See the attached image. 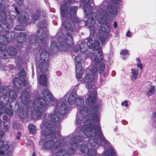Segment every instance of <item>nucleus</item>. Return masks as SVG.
Here are the masks:
<instances>
[{"instance_id": "nucleus-35", "label": "nucleus", "mask_w": 156, "mask_h": 156, "mask_svg": "<svg viewBox=\"0 0 156 156\" xmlns=\"http://www.w3.org/2000/svg\"><path fill=\"white\" fill-rule=\"evenodd\" d=\"M26 75V73L23 69H21L18 73V76L20 78L24 79Z\"/></svg>"}, {"instance_id": "nucleus-48", "label": "nucleus", "mask_w": 156, "mask_h": 156, "mask_svg": "<svg viewBox=\"0 0 156 156\" xmlns=\"http://www.w3.org/2000/svg\"><path fill=\"white\" fill-rule=\"evenodd\" d=\"M121 105H124L126 107H127L128 106V104L127 101H125L124 102H122Z\"/></svg>"}, {"instance_id": "nucleus-59", "label": "nucleus", "mask_w": 156, "mask_h": 156, "mask_svg": "<svg viewBox=\"0 0 156 156\" xmlns=\"http://www.w3.org/2000/svg\"><path fill=\"white\" fill-rule=\"evenodd\" d=\"M100 80L101 82H104L105 80V79H102V78H100Z\"/></svg>"}, {"instance_id": "nucleus-15", "label": "nucleus", "mask_w": 156, "mask_h": 156, "mask_svg": "<svg viewBox=\"0 0 156 156\" xmlns=\"http://www.w3.org/2000/svg\"><path fill=\"white\" fill-rule=\"evenodd\" d=\"M9 146L8 144H4V142L2 140H0V154H4L5 152L9 148Z\"/></svg>"}, {"instance_id": "nucleus-8", "label": "nucleus", "mask_w": 156, "mask_h": 156, "mask_svg": "<svg viewBox=\"0 0 156 156\" xmlns=\"http://www.w3.org/2000/svg\"><path fill=\"white\" fill-rule=\"evenodd\" d=\"M100 43L98 41H95L94 42H91L89 44V48L93 50L97 51L99 56L96 55L94 57V64L97 65L99 63L102 62L103 60L104 56L103 55L102 48L100 47Z\"/></svg>"}, {"instance_id": "nucleus-20", "label": "nucleus", "mask_w": 156, "mask_h": 156, "mask_svg": "<svg viewBox=\"0 0 156 156\" xmlns=\"http://www.w3.org/2000/svg\"><path fill=\"white\" fill-rule=\"evenodd\" d=\"M8 40H0V51H4L7 48L6 45L10 41Z\"/></svg>"}, {"instance_id": "nucleus-1", "label": "nucleus", "mask_w": 156, "mask_h": 156, "mask_svg": "<svg viewBox=\"0 0 156 156\" xmlns=\"http://www.w3.org/2000/svg\"><path fill=\"white\" fill-rule=\"evenodd\" d=\"M84 4L83 9L84 13L87 17L89 18L86 22L85 24L90 28V33H94L92 28L95 24V20L98 19L99 23L101 25V29L98 30L100 36L109 37L111 36L110 28L106 23V20L108 16V13L115 14L117 12V9L115 5H122V0H104L101 4L103 9L100 11L99 15L96 12L92 13V7L88 3L90 0H82Z\"/></svg>"}, {"instance_id": "nucleus-49", "label": "nucleus", "mask_w": 156, "mask_h": 156, "mask_svg": "<svg viewBox=\"0 0 156 156\" xmlns=\"http://www.w3.org/2000/svg\"><path fill=\"white\" fill-rule=\"evenodd\" d=\"M95 40V41H94V42L95 41H99V42L100 43V41H99V40ZM100 40L101 41V43H102V44H105L106 42V40Z\"/></svg>"}, {"instance_id": "nucleus-12", "label": "nucleus", "mask_w": 156, "mask_h": 156, "mask_svg": "<svg viewBox=\"0 0 156 156\" xmlns=\"http://www.w3.org/2000/svg\"><path fill=\"white\" fill-rule=\"evenodd\" d=\"M88 47L89 48L87 42H82L80 45H76L74 48V52L77 53L79 51L82 53V55L88 49Z\"/></svg>"}, {"instance_id": "nucleus-3", "label": "nucleus", "mask_w": 156, "mask_h": 156, "mask_svg": "<svg viewBox=\"0 0 156 156\" xmlns=\"http://www.w3.org/2000/svg\"><path fill=\"white\" fill-rule=\"evenodd\" d=\"M41 134L46 137L45 142L44 144L45 148L48 149H57L62 147V144L61 140L55 142L54 140L56 138L57 131L51 122L48 120H44L41 125Z\"/></svg>"}, {"instance_id": "nucleus-7", "label": "nucleus", "mask_w": 156, "mask_h": 156, "mask_svg": "<svg viewBox=\"0 0 156 156\" xmlns=\"http://www.w3.org/2000/svg\"><path fill=\"white\" fill-rule=\"evenodd\" d=\"M40 55V59L42 61L38 65V68L42 73H45L49 70V60L50 58L49 54L45 51H42Z\"/></svg>"}, {"instance_id": "nucleus-60", "label": "nucleus", "mask_w": 156, "mask_h": 156, "mask_svg": "<svg viewBox=\"0 0 156 156\" xmlns=\"http://www.w3.org/2000/svg\"><path fill=\"white\" fill-rule=\"evenodd\" d=\"M32 156H36V153L35 152L33 153Z\"/></svg>"}, {"instance_id": "nucleus-53", "label": "nucleus", "mask_w": 156, "mask_h": 156, "mask_svg": "<svg viewBox=\"0 0 156 156\" xmlns=\"http://www.w3.org/2000/svg\"><path fill=\"white\" fill-rule=\"evenodd\" d=\"M113 25L114 28H116L118 26V24H117V23H116V22L115 21L114 22Z\"/></svg>"}, {"instance_id": "nucleus-50", "label": "nucleus", "mask_w": 156, "mask_h": 156, "mask_svg": "<svg viewBox=\"0 0 156 156\" xmlns=\"http://www.w3.org/2000/svg\"><path fill=\"white\" fill-rule=\"evenodd\" d=\"M12 152L10 151H8L6 154V156H12Z\"/></svg>"}, {"instance_id": "nucleus-37", "label": "nucleus", "mask_w": 156, "mask_h": 156, "mask_svg": "<svg viewBox=\"0 0 156 156\" xmlns=\"http://www.w3.org/2000/svg\"><path fill=\"white\" fill-rule=\"evenodd\" d=\"M120 54L122 55H129V51L126 49H123L120 52Z\"/></svg>"}, {"instance_id": "nucleus-54", "label": "nucleus", "mask_w": 156, "mask_h": 156, "mask_svg": "<svg viewBox=\"0 0 156 156\" xmlns=\"http://www.w3.org/2000/svg\"><path fill=\"white\" fill-rule=\"evenodd\" d=\"M23 85L25 86L27 84V82L26 80H24L22 83Z\"/></svg>"}, {"instance_id": "nucleus-63", "label": "nucleus", "mask_w": 156, "mask_h": 156, "mask_svg": "<svg viewBox=\"0 0 156 156\" xmlns=\"http://www.w3.org/2000/svg\"><path fill=\"white\" fill-rule=\"evenodd\" d=\"M18 135H20V136H21V133H20V132H18Z\"/></svg>"}, {"instance_id": "nucleus-56", "label": "nucleus", "mask_w": 156, "mask_h": 156, "mask_svg": "<svg viewBox=\"0 0 156 156\" xmlns=\"http://www.w3.org/2000/svg\"><path fill=\"white\" fill-rule=\"evenodd\" d=\"M6 56H7V55L6 54H4L3 55V58L4 59H6L7 58L6 57Z\"/></svg>"}, {"instance_id": "nucleus-47", "label": "nucleus", "mask_w": 156, "mask_h": 156, "mask_svg": "<svg viewBox=\"0 0 156 156\" xmlns=\"http://www.w3.org/2000/svg\"><path fill=\"white\" fill-rule=\"evenodd\" d=\"M5 133L2 130H0V139L2 138L4 135Z\"/></svg>"}, {"instance_id": "nucleus-38", "label": "nucleus", "mask_w": 156, "mask_h": 156, "mask_svg": "<svg viewBox=\"0 0 156 156\" xmlns=\"http://www.w3.org/2000/svg\"><path fill=\"white\" fill-rule=\"evenodd\" d=\"M15 29L16 30L20 31L25 30L26 29L25 27L22 25L17 26L15 27Z\"/></svg>"}, {"instance_id": "nucleus-32", "label": "nucleus", "mask_w": 156, "mask_h": 156, "mask_svg": "<svg viewBox=\"0 0 156 156\" xmlns=\"http://www.w3.org/2000/svg\"><path fill=\"white\" fill-rule=\"evenodd\" d=\"M3 125L4 127H5V130L6 132L9 131V126L10 125V120L3 121Z\"/></svg>"}, {"instance_id": "nucleus-52", "label": "nucleus", "mask_w": 156, "mask_h": 156, "mask_svg": "<svg viewBox=\"0 0 156 156\" xmlns=\"http://www.w3.org/2000/svg\"><path fill=\"white\" fill-rule=\"evenodd\" d=\"M126 35L128 37H129L131 36L130 32L129 30H128L127 31L126 34Z\"/></svg>"}, {"instance_id": "nucleus-9", "label": "nucleus", "mask_w": 156, "mask_h": 156, "mask_svg": "<svg viewBox=\"0 0 156 156\" xmlns=\"http://www.w3.org/2000/svg\"><path fill=\"white\" fill-rule=\"evenodd\" d=\"M47 24L45 21L41 22L40 24V28L37 31L35 37L40 39H44L48 38V35L45 31L46 30Z\"/></svg>"}, {"instance_id": "nucleus-29", "label": "nucleus", "mask_w": 156, "mask_h": 156, "mask_svg": "<svg viewBox=\"0 0 156 156\" xmlns=\"http://www.w3.org/2000/svg\"><path fill=\"white\" fill-rule=\"evenodd\" d=\"M67 152L65 149L61 150L56 152V156H66Z\"/></svg>"}, {"instance_id": "nucleus-30", "label": "nucleus", "mask_w": 156, "mask_h": 156, "mask_svg": "<svg viewBox=\"0 0 156 156\" xmlns=\"http://www.w3.org/2000/svg\"><path fill=\"white\" fill-rule=\"evenodd\" d=\"M29 130L32 134L36 132V127L32 124H30L28 126Z\"/></svg>"}, {"instance_id": "nucleus-39", "label": "nucleus", "mask_w": 156, "mask_h": 156, "mask_svg": "<svg viewBox=\"0 0 156 156\" xmlns=\"http://www.w3.org/2000/svg\"><path fill=\"white\" fill-rule=\"evenodd\" d=\"M115 152L113 149L110 150L107 154V156H115Z\"/></svg>"}, {"instance_id": "nucleus-13", "label": "nucleus", "mask_w": 156, "mask_h": 156, "mask_svg": "<svg viewBox=\"0 0 156 156\" xmlns=\"http://www.w3.org/2000/svg\"><path fill=\"white\" fill-rule=\"evenodd\" d=\"M83 139V136L79 133L72 138L71 140L70 141V144L72 145H75L76 147H78V144L81 142Z\"/></svg>"}, {"instance_id": "nucleus-51", "label": "nucleus", "mask_w": 156, "mask_h": 156, "mask_svg": "<svg viewBox=\"0 0 156 156\" xmlns=\"http://www.w3.org/2000/svg\"><path fill=\"white\" fill-rule=\"evenodd\" d=\"M16 2L19 4H21L22 3L23 0H15Z\"/></svg>"}, {"instance_id": "nucleus-23", "label": "nucleus", "mask_w": 156, "mask_h": 156, "mask_svg": "<svg viewBox=\"0 0 156 156\" xmlns=\"http://www.w3.org/2000/svg\"><path fill=\"white\" fill-rule=\"evenodd\" d=\"M22 15L18 18L19 21L21 23L22 22L25 23L28 19V16L27 13L25 12H22Z\"/></svg>"}, {"instance_id": "nucleus-10", "label": "nucleus", "mask_w": 156, "mask_h": 156, "mask_svg": "<svg viewBox=\"0 0 156 156\" xmlns=\"http://www.w3.org/2000/svg\"><path fill=\"white\" fill-rule=\"evenodd\" d=\"M97 95V92L96 90H94L92 91H91L89 95H88L87 98L86 100V102L87 104L90 105V106L88 108H89L90 107H92L96 105H98V104H96L93 105L95 104L97 101L96 96ZM100 106L98 110V112L99 110L100 109V108L101 107V105H98ZM99 115V114H98Z\"/></svg>"}, {"instance_id": "nucleus-14", "label": "nucleus", "mask_w": 156, "mask_h": 156, "mask_svg": "<svg viewBox=\"0 0 156 156\" xmlns=\"http://www.w3.org/2000/svg\"><path fill=\"white\" fill-rule=\"evenodd\" d=\"M8 104L3 103L0 101V115H2L5 113L10 116L13 115V113L12 110L9 108H6V105Z\"/></svg>"}, {"instance_id": "nucleus-45", "label": "nucleus", "mask_w": 156, "mask_h": 156, "mask_svg": "<svg viewBox=\"0 0 156 156\" xmlns=\"http://www.w3.org/2000/svg\"><path fill=\"white\" fill-rule=\"evenodd\" d=\"M3 121H6V120H10L8 118V116L7 115H4L3 116Z\"/></svg>"}, {"instance_id": "nucleus-55", "label": "nucleus", "mask_w": 156, "mask_h": 156, "mask_svg": "<svg viewBox=\"0 0 156 156\" xmlns=\"http://www.w3.org/2000/svg\"><path fill=\"white\" fill-rule=\"evenodd\" d=\"M38 18V16L37 15V16L35 15L34 16H33V19L35 20H37Z\"/></svg>"}, {"instance_id": "nucleus-61", "label": "nucleus", "mask_w": 156, "mask_h": 156, "mask_svg": "<svg viewBox=\"0 0 156 156\" xmlns=\"http://www.w3.org/2000/svg\"><path fill=\"white\" fill-rule=\"evenodd\" d=\"M87 40H88V42H91V40H91V39Z\"/></svg>"}, {"instance_id": "nucleus-2", "label": "nucleus", "mask_w": 156, "mask_h": 156, "mask_svg": "<svg viewBox=\"0 0 156 156\" xmlns=\"http://www.w3.org/2000/svg\"><path fill=\"white\" fill-rule=\"evenodd\" d=\"M99 106L96 105L89 108L85 105L80 107L79 109L80 113L81 114L85 113L87 115L82 120L76 119V122L78 125L83 124L80 129L87 137H91L96 136L100 140L101 142L106 144L107 140L102 133L98 114Z\"/></svg>"}, {"instance_id": "nucleus-17", "label": "nucleus", "mask_w": 156, "mask_h": 156, "mask_svg": "<svg viewBox=\"0 0 156 156\" xmlns=\"http://www.w3.org/2000/svg\"><path fill=\"white\" fill-rule=\"evenodd\" d=\"M79 57V56L78 55L75 58V60L76 63L75 65L76 72H81L83 69L82 64L80 62L82 60V58H80L79 60H78Z\"/></svg>"}, {"instance_id": "nucleus-28", "label": "nucleus", "mask_w": 156, "mask_h": 156, "mask_svg": "<svg viewBox=\"0 0 156 156\" xmlns=\"http://www.w3.org/2000/svg\"><path fill=\"white\" fill-rule=\"evenodd\" d=\"M63 24L65 27L69 31L73 32V31L74 27V24L72 25L70 23H66L65 24L63 23Z\"/></svg>"}, {"instance_id": "nucleus-43", "label": "nucleus", "mask_w": 156, "mask_h": 156, "mask_svg": "<svg viewBox=\"0 0 156 156\" xmlns=\"http://www.w3.org/2000/svg\"><path fill=\"white\" fill-rule=\"evenodd\" d=\"M80 72H76V77L78 79H80L82 77V74L80 73Z\"/></svg>"}, {"instance_id": "nucleus-6", "label": "nucleus", "mask_w": 156, "mask_h": 156, "mask_svg": "<svg viewBox=\"0 0 156 156\" xmlns=\"http://www.w3.org/2000/svg\"><path fill=\"white\" fill-rule=\"evenodd\" d=\"M6 15L4 12H1L0 13V21H2V30L0 33V39L10 38L9 35H14V32L9 33V29L13 26L12 21L11 20H8L6 21H4L6 19Z\"/></svg>"}, {"instance_id": "nucleus-4", "label": "nucleus", "mask_w": 156, "mask_h": 156, "mask_svg": "<svg viewBox=\"0 0 156 156\" xmlns=\"http://www.w3.org/2000/svg\"><path fill=\"white\" fill-rule=\"evenodd\" d=\"M67 111L68 107L66 104L57 102L55 106L54 112L48 115L51 121L45 119L42 122L46 119L49 120L51 123L54 126L55 128H56V131H57L60 129L59 124L61 121L60 120L61 115H65L67 113Z\"/></svg>"}, {"instance_id": "nucleus-34", "label": "nucleus", "mask_w": 156, "mask_h": 156, "mask_svg": "<svg viewBox=\"0 0 156 156\" xmlns=\"http://www.w3.org/2000/svg\"><path fill=\"white\" fill-rule=\"evenodd\" d=\"M98 72V69L97 67H95V66L92 67L90 69V72L91 73L94 75H95L96 76H97V77Z\"/></svg>"}, {"instance_id": "nucleus-62", "label": "nucleus", "mask_w": 156, "mask_h": 156, "mask_svg": "<svg viewBox=\"0 0 156 156\" xmlns=\"http://www.w3.org/2000/svg\"><path fill=\"white\" fill-rule=\"evenodd\" d=\"M39 40V41H40L41 42H42L44 40H42V39H41V40Z\"/></svg>"}, {"instance_id": "nucleus-24", "label": "nucleus", "mask_w": 156, "mask_h": 156, "mask_svg": "<svg viewBox=\"0 0 156 156\" xmlns=\"http://www.w3.org/2000/svg\"><path fill=\"white\" fill-rule=\"evenodd\" d=\"M7 52L8 55L10 56H14L16 54V49L12 46H9L8 48Z\"/></svg>"}, {"instance_id": "nucleus-46", "label": "nucleus", "mask_w": 156, "mask_h": 156, "mask_svg": "<svg viewBox=\"0 0 156 156\" xmlns=\"http://www.w3.org/2000/svg\"><path fill=\"white\" fill-rule=\"evenodd\" d=\"M20 126L17 124H15L13 126V128L15 129H18L19 128Z\"/></svg>"}, {"instance_id": "nucleus-31", "label": "nucleus", "mask_w": 156, "mask_h": 156, "mask_svg": "<svg viewBox=\"0 0 156 156\" xmlns=\"http://www.w3.org/2000/svg\"><path fill=\"white\" fill-rule=\"evenodd\" d=\"M84 101L83 98L80 97H78L77 98H76L75 103L76 105L81 106L83 103Z\"/></svg>"}, {"instance_id": "nucleus-16", "label": "nucleus", "mask_w": 156, "mask_h": 156, "mask_svg": "<svg viewBox=\"0 0 156 156\" xmlns=\"http://www.w3.org/2000/svg\"><path fill=\"white\" fill-rule=\"evenodd\" d=\"M74 0H67V3L62 5L60 8V10H77L76 7H70L68 8L69 4L74 2Z\"/></svg>"}, {"instance_id": "nucleus-25", "label": "nucleus", "mask_w": 156, "mask_h": 156, "mask_svg": "<svg viewBox=\"0 0 156 156\" xmlns=\"http://www.w3.org/2000/svg\"><path fill=\"white\" fill-rule=\"evenodd\" d=\"M132 76L131 80H134L137 78L139 74V70L137 69H131Z\"/></svg>"}, {"instance_id": "nucleus-57", "label": "nucleus", "mask_w": 156, "mask_h": 156, "mask_svg": "<svg viewBox=\"0 0 156 156\" xmlns=\"http://www.w3.org/2000/svg\"><path fill=\"white\" fill-rule=\"evenodd\" d=\"M81 54V53H80V54H79V55H77L76 56H75V58H76L77 56L79 55V57L78 58V60H79V58H81V56L80 55Z\"/></svg>"}, {"instance_id": "nucleus-22", "label": "nucleus", "mask_w": 156, "mask_h": 156, "mask_svg": "<svg viewBox=\"0 0 156 156\" xmlns=\"http://www.w3.org/2000/svg\"><path fill=\"white\" fill-rule=\"evenodd\" d=\"M47 81V78L46 76L45 75H41L39 78V81L41 85L44 87H46Z\"/></svg>"}, {"instance_id": "nucleus-18", "label": "nucleus", "mask_w": 156, "mask_h": 156, "mask_svg": "<svg viewBox=\"0 0 156 156\" xmlns=\"http://www.w3.org/2000/svg\"><path fill=\"white\" fill-rule=\"evenodd\" d=\"M76 97V92L73 91L70 93L68 100V102L70 105H73L75 103Z\"/></svg>"}, {"instance_id": "nucleus-40", "label": "nucleus", "mask_w": 156, "mask_h": 156, "mask_svg": "<svg viewBox=\"0 0 156 156\" xmlns=\"http://www.w3.org/2000/svg\"><path fill=\"white\" fill-rule=\"evenodd\" d=\"M75 151V150L72 147H70L69 148L68 151H67V154H68L69 155H71V154L74 153Z\"/></svg>"}, {"instance_id": "nucleus-21", "label": "nucleus", "mask_w": 156, "mask_h": 156, "mask_svg": "<svg viewBox=\"0 0 156 156\" xmlns=\"http://www.w3.org/2000/svg\"><path fill=\"white\" fill-rule=\"evenodd\" d=\"M13 83L15 87L17 89H20L22 86V81L18 77L14 78L13 80Z\"/></svg>"}, {"instance_id": "nucleus-64", "label": "nucleus", "mask_w": 156, "mask_h": 156, "mask_svg": "<svg viewBox=\"0 0 156 156\" xmlns=\"http://www.w3.org/2000/svg\"><path fill=\"white\" fill-rule=\"evenodd\" d=\"M20 138V136H16V138L17 139H19Z\"/></svg>"}, {"instance_id": "nucleus-5", "label": "nucleus", "mask_w": 156, "mask_h": 156, "mask_svg": "<svg viewBox=\"0 0 156 156\" xmlns=\"http://www.w3.org/2000/svg\"><path fill=\"white\" fill-rule=\"evenodd\" d=\"M73 40H56V41L51 42L50 46L51 51L55 53L60 51L66 52L68 50V47L71 46L73 44Z\"/></svg>"}, {"instance_id": "nucleus-19", "label": "nucleus", "mask_w": 156, "mask_h": 156, "mask_svg": "<svg viewBox=\"0 0 156 156\" xmlns=\"http://www.w3.org/2000/svg\"><path fill=\"white\" fill-rule=\"evenodd\" d=\"M97 77V76H96L95 75L91 73L87 74L83 79L86 82H93L95 79Z\"/></svg>"}, {"instance_id": "nucleus-33", "label": "nucleus", "mask_w": 156, "mask_h": 156, "mask_svg": "<svg viewBox=\"0 0 156 156\" xmlns=\"http://www.w3.org/2000/svg\"><path fill=\"white\" fill-rule=\"evenodd\" d=\"M155 91V87L154 86H151L150 89L149 90L147 93V95L150 96L152 95Z\"/></svg>"}, {"instance_id": "nucleus-41", "label": "nucleus", "mask_w": 156, "mask_h": 156, "mask_svg": "<svg viewBox=\"0 0 156 156\" xmlns=\"http://www.w3.org/2000/svg\"><path fill=\"white\" fill-rule=\"evenodd\" d=\"M136 60L138 62V63H137V66L140 69H142L143 68V67L141 62L140 58H137Z\"/></svg>"}, {"instance_id": "nucleus-58", "label": "nucleus", "mask_w": 156, "mask_h": 156, "mask_svg": "<svg viewBox=\"0 0 156 156\" xmlns=\"http://www.w3.org/2000/svg\"><path fill=\"white\" fill-rule=\"evenodd\" d=\"M15 10L17 14H19V12L16 7L15 8Z\"/></svg>"}, {"instance_id": "nucleus-26", "label": "nucleus", "mask_w": 156, "mask_h": 156, "mask_svg": "<svg viewBox=\"0 0 156 156\" xmlns=\"http://www.w3.org/2000/svg\"><path fill=\"white\" fill-rule=\"evenodd\" d=\"M98 138H94L90 139L89 140V144L92 147H94L98 144Z\"/></svg>"}, {"instance_id": "nucleus-27", "label": "nucleus", "mask_w": 156, "mask_h": 156, "mask_svg": "<svg viewBox=\"0 0 156 156\" xmlns=\"http://www.w3.org/2000/svg\"><path fill=\"white\" fill-rule=\"evenodd\" d=\"M105 68V64L101 63L99 66L98 71L101 76H102L104 72Z\"/></svg>"}, {"instance_id": "nucleus-42", "label": "nucleus", "mask_w": 156, "mask_h": 156, "mask_svg": "<svg viewBox=\"0 0 156 156\" xmlns=\"http://www.w3.org/2000/svg\"><path fill=\"white\" fill-rule=\"evenodd\" d=\"M69 31H68L66 34V39H70L73 38V37L72 35L70 33H69Z\"/></svg>"}, {"instance_id": "nucleus-36", "label": "nucleus", "mask_w": 156, "mask_h": 156, "mask_svg": "<svg viewBox=\"0 0 156 156\" xmlns=\"http://www.w3.org/2000/svg\"><path fill=\"white\" fill-rule=\"evenodd\" d=\"M18 38H20L21 39H25L27 38V35L24 33H20L18 35Z\"/></svg>"}, {"instance_id": "nucleus-11", "label": "nucleus", "mask_w": 156, "mask_h": 156, "mask_svg": "<svg viewBox=\"0 0 156 156\" xmlns=\"http://www.w3.org/2000/svg\"><path fill=\"white\" fill-rule=\"evenodd\" d=\"M80 150L82 153L85 154L87 152L88 156H96V152L95 150L91 148L89 149L87 145L83 144L81 145Z\"/></svg>"}, {"instance_id": "nucleus-44", "label": "nucleus", "mask_w": 156, "mask_h": 156, "mask_svg": "<svg viewBox=\"0 0 156 156\" xmlns=\"http://www.w3.org/2000/svg\"><path fill=\"white\" fill-rule=\"evenodd\" d=\"M86 87L87 89H91L92 87V84L90 82H88L87 83Z\"/></svg>"}]
</instances>
